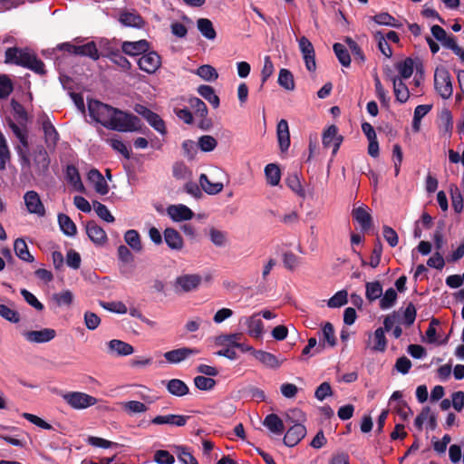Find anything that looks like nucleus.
<instances>
[{"label":"nucleus","mask_w":464,"mask_h":464,"mask_svg":"<svg viewBox=\"0 0 464 464\" xmlns=\"http://www.w3.org/2000/svg\"><path fill=\"white\" fill-rule=\"evenodd\" d=\"M5 63H13L27 68L35 73L44 75L45 65L37 56L28 49L17 47L7 48L5 53Z\"/></svg>","instance_id":"f257e3e1"},{"label":"nucleus","mask_w":464,"mask_h":464,"mask_svg":"<svg viewBox=\"0 0 464 464\" xmlns=\"http://www.w3.org/2000/svg\"><path fill=\"white\" fill-rule=\"evenodd\" d=\"M140 127V119L115 108L107 129L118 131H134Z\"/></svg>","instance_id":"f03ea898"},{"label":"nucleus","mask_w":464,"mask_h":464,"mask_svg":"<svg viewBox=\"0 0 464 464\" xmlns=\"http://www.w3.org/2000/svg\"><path fill=\"white\" fill-rule=\"evenodd\" d=\"M434 87L438 94L444 100L450 99L453 93L451 76L444 67H438L434 72Z\"/></svg>","instance_id":"7ed1b4c3"},{"label":"nucleus","mask_w":464,"mask_h":464,"mask_svg":"<svg viewBox=\"0 0 464 464\" xmlns=\"http://www.w3.org/2000/svg\"><path fill=\"white\" fill-rule=\"evenodd\" d=\"M88 109L90 116L105 128L108 127L112 113H115V108L97 100L89 101Z\"/></svg>","instance_id":"20e7f679"},{"label":"nucleus","mask_w":464,"mask_h":464,"mask_svg":"<svg viewBox=\"0 0 464 464\" xmlns=\"http://www.w3.org/2000/svg\"><path fill=\"white\" fill-rule=\"evenodd\" d=\"M63 401L75 410H83L97 403V399L81 392H69L63 394Z\"/></svg>","instance_id":"39448f33"},{"label":"nucleus","mask_w":464,"mask_h":464,"mask_svg":"<svg viewBox=\"0 0 464 464\" xmlns=\"http://www.w3.org/2000/svg\"><path fill=\"white\" fill-rule=\"evenodd\" d=\"M202 282V277L198 274H185L178 276L174 282L176 293L182 294L195 291Z\"/></svg>","instance_id":"423d86ee"},{"label":"nucleus","mask_w":464,"mask_h":464,"mask_svg":"<svg viewBox=\"0 0 464 464\" xmlns=\"http://www.w3.org/2000/svg\"><path fill=\"white\" fill-rule=\"evenodd\" d=\"M139 68L149 73H155L161 66V57L155 51H147L138 60Z\"/></svg>","instance_id":"0eeeda50"},{"label":"nucleus","mask_w":464,"mask_h":464,"mask_svg":"<svg viewBox=\"0 0 464 464\" xmlns=\"http://www.w3.org/2000/svg\"><path fill=\"white\" fill-rule=\"evenodd\" d=\"M135 111L141 115L161 135H165L167 133L165 122L160 115L142 105H137L135 107Z\"/></svg>","instance_id":"6e6552de"},{"label":"nucleus","mask_w":464,"mask_h":464,"mask_svg":"<svg viewBox=\"0 0 464 464\" xmlns=\"http://www.w3.org/2000/svg\"><path fill=\"white\" fill-rule=\"evenodd\" d=\"M297 41L306 69L309 72H314L316 70V63L315 51L313 44L305 36L300 37Z\"/></svg>","instance_id":"1a4fd4ad"},{"label":"nucleus","mask_w":464,"mask_h":464,"mask_svg":"<svg viewBox=\"0 0 464 464\" xmlns=\"http://www.w3.org/2000/svg\"><path fill=\"white\" fill-rule=\"evenodd\" d=\"M199 351L196 348L180 347L164 353L163 356L167 362L171 364H178L184 362L190 356L197 355Z\"/></svg>","instance_id":"9d476101"},{"label":"nucleus","mask_w":464,"mask_h":464,"mask_svg":"<svg viewBox=\"0 0 464 464\" xmlns=\"http://www.w3.org/2000/svg\"><path fill=\"white\" fill-rule=\"evenodd\" d=\"M24 201L29 213L44 217L45 208L39 194L34 190H29L24 195Z\"/></svg>","instance_id":"9b49d317"},{"label":"nucleus","mask_w":464,"mask_h":464,"mask_svg":"<svg viewBox=\"0 0 464 464\" xmlns=\"http://www.w3.org/2000/svg\"><path fill=\"white\" fill-rule=\"evenodd\" d=\"M343 141V136L338 135L335 125L329 126L323 133V145L325 148L333 147V155H335Z\"/></svg>","instance_id":"f8f14e48"},{"label":"nucleus","mask_w":464,"mask_h":464,"mask_svg":"<svg viewBox=\"0 0 464 464\" xmlns=\"http://www.w3.org/2000/svg\"><path fill=\"white\" fill-rule=\"evenodd\" d=\"M366 346L372 352H385L387 347V339L382 327L377 328L373 334H369Z\"/></svg>","instance_id":"ddd939ff"},{"label":"nucleus","mask_w":464,"mask_h":464,"mask_svg":"<svg viewBox=\"0 0 464 464\" xmlns=\"http://www.w3.org/2000/svg\"><path fill=\"white\" fill-rule=\"evenodd\" d=\"M167 213L175 222L190 220L194 217V212L186 205H170L167 208Z\"/></svg>","instance_id":"4468645a"},{"label":"nucleus","mask_w":464,"mask_h":464,"mask_svg":"<svg viewBox=\"0 0 464 464\" xmlns=\"http://www.w3.org/2000/svg\"><path fill=\"white\" fill-rule=\"evenodd\" d=\"M242 322L246 325V332L250 336L256 339L262 336L264 324L262 320L259 318V314H255L249 317H244L240 320V323Z\"/></svg>","instance_id":"2eb2a0df"},{"label":"nucleus","mask_w":464,"mask_h":464,"mask_svg":"<svg viewBox=\"0 0 464 464\" xmlns=\"http://www.w3.org/2000/svg\"><path fill=\"white\" fill-rule=\"evenodd\" d=\"M56 335V332L51 328H44L39 331H28L24 334L25 339L30 343H47L53 340Z\"/></svg>","instance_id":"dca6fc26"},{"label":"nucleus","mask_w":464,"mask_h":464,"mask_svg":"<svg viewBox=\"0 0 464 464\" xmlns=\"http://www.w3.org/2000/svg\"><path fill=\"white\" fill-rule=\"evenodd\" d=\"M188 419V416L178 414L159 415L151 420V423L155 425L167 424L169 426L182 427L186 425Z\"/></svg>","instance_id":"f3484780"},{"label":"nucleus","mask_w":464,"mask_h":464,"mask_svg":"<svg viewBox=\"0 0 464 464\" xmlns=\"http://www.w3.org/2000/svg\"><path fill=\"white\" fill-rule=\"evenodd\" d=\"M150 48V44L146 40L136 42H123L121 45L122 52L130 56L142 55Z\"/></svg>","instance_id":"a211bd4d"},{"label":"nucleus","mask_w":464,"mask_h":464,"mask_svg":"<svg viewBox=\"0 0 464 464\" xmlns=\"http://www.w3.org/2000/svg\"><path fill=\"white\" fill-rule=\"evenodd\" d=\"M164 241L167 246L175 251H180L184 246V241L178 230L168 227L163 232Z\"/></svg>","instance_id":"6ab92c4d"},{"label":"nucleus","mask_w":464,"mask_h":464,"mask_svg":"<svg viewBox=\"0 0 464 464\" xmlns=\"http://www.w3.org/2000/svg\"><path fill=\"white\" fill-rule=\"evenodd\" d=\"M253 356L264 366L271 369L279 368L284 362V360L278 359L273 353L263 350L253 351Z\"/></svg>","instance_id":"aec40b11"},{"label":"nucleus","mask_w":464,"mask_h":464,"mask_svg":"<svg viewBox=\"0 0 464 464\" xmlns=\"http://www.w3.org/2000/svg\"><path fill=\"white\" fill-rule=\"evenodd\" d=\"M86 233L89 238L95 245H103L107 241V235L103 228L96 224L94 221H89L86 224Z\"/></svg>","instance_id":"412c9836"},{"label":"nucleus","mask_w":464,"mask_h":464,"mask_svg":"<svg viewBox=\"0 0 464 464\" xmlns=\"http://www.w3.org/2000/svg\"><path fill=\"white\" fill-rule=\"evenodd\" d=\"M88 179L93 185L94 189L97 193L101 195H106L109 192V186L104 177L98 169H91L88 172Z\"/></svg>","instance_id":"4be33fe9"},{"label":"nucleus","mask_w":464,"mask_h":464,"mask_svg":"<svg viewBox=\"0 0 464 464\" xmlns=\"http://www.w3.org/2000/svg\"><path fill=\"white\" fill-rule=\"evenodd\" d=\"M276 135L281 151H286L290 146V133L288 123L285 120L282 119L277 123Z\"/></svg>","instance_id":"5701e85b"},{"label":"nucleus","mask_w":464,"mask_h":464,"mask_svg":"<svg viewBox=\"0 0 464 464\" xmlns=\"http://www.w3.org/2000/svg\"><path fill=\"white\" fill-rule=\"evenodd\" d=\"M322 334L324 336V341H319L318 346L314 349V354L320 353L324 348V342H326L329 346L334 347L336 344V338L334 336V329L331 323H325L322 329Z\"/></svg>","instance_id":"b1692460"},{"label":"nucleus","mask_w":464,"mask_h":464,"mask_svg":"<svg viewBox=\"0 0 464 464\" xmlns=\"http://www.w3.org/2000/svg\"><path fill=\"white\" fill-rule=\"evenodd\" d=\"M119 21L124 26L140 28L144 24L142 17L136 11L121 12Z\"/></svg>","instance_id":"393cba45"},{"label":"nucleus","mask_w":464,"mask_h":464,"mask_svg":"<svg viewBox=\"0 0 464 464\" xmlns=\"http://www.w3.org/2000/svg\"><path fill=\"white\" fill-rule=\"evenodd\" d=\"M391 81L393 84V92L396 101L400 103H405L409 100L410 92L406 84L403 82V80L394 76L391 78Z\"/></svg>","instance_id":"a878e982"},{"label":"nucleus","mask_w":464,"mask_h":464,"mask_svg":"<svg viewBox=\"0 0 464 464\" xmlns=\"http://www.w3.org/2000/svg\"><path fill=\"white\" fill-rule=\"evenodd\" d=\"M42 125L44 133L46 146L49 149H54L59 140V134L57 130H55L52 122L49 121V119L44 120Z\"/></svg>","instance_id":"bb28decb"},{"label":"nucleus","mask_w":464,"mask_h":464,"mask_svg":"<svg viewBox=\"0 0 464 464\" xmlns=\"http://www.w3.org/2000/svg\"><path fill=\"white\" fill-rule=\"evenodd\" d=\"M353 218L359 223L362 231L371 228L372 218L364 207H358L353 210Z\"/></svg>","instance_id":"cd10ccee"},{"label":"nucleus","mask_w":464,"mask_h":464,"mask_svg":"<svg viewBox=\"0 0 464 464\" xmlns=\"http://www.w3.org/2000/svg\"><path fill=\"white\" fill-rule=\"evenodd\" d=\"M110 353H113L119 356H127L134 352L132 345L117 339H113L108 343Z\"/></svg>","instance_id":"c85d7f7f"},{"label":"nucleus","mask_w":464,"mask_h":464,"mask_svg":"<svg viewBox=\"0 0 464 464\" xmlns=\"http://www.w3.org/2000/svg\"><path fill=\"white\" fill-rule=\"evenodd\" d=\"M66 180L74 188L75 190L83 192L84 186L82 182L79 171L73 165H68L65 172Z\"/></svg>","instance_id":"c756f323"},{"label":"nucleus","mask_w":464,"mask_h":464,"mask_svg":"<svg viewBox=\"0 0 464 464\" xmlns=\"http://www.w3.org/2000/svg\"><path fill=\"white\" fill-rule=\"evenodd\" d=\"M9 127L12 130L13 133L15 135V137L19 140L23 147L18 148L19 154L23 155V157H25V154L28 151L27 133L25 130L22 129L14 122H10Z\"/></svg>","instance_id":"7c9ffc66"},{"label":"nucleus","mask_w":464,"mask_h":464,"mask_svg":"<svg viewBox=\"0 0 464 464\" xmlns=\"http://www.w3.org/2000/svg\"><path fill=\"white\" fill-rule=\"evenodd\" d=\"M166 388L168 392L177 397L187 395L189 392L188 385L179 379H171L167 382Z\"/></svg>","instance_id":"2f4dec72"},{"label":"nucleus","mask_w":464,"mask_h":464,"mask_svg":"<svg viewBox=\"0 0 464 464\" xmlns=\"http://www.w3.org/2000/svg\"><path fill=\"white\" fill-rule=\"evenodd\" d=\"M198 93L207 100L213 108L217 109L220 104L219 97L216 94L215 90L210 85H199Z\"/></svg>","instance_id":"473e14b6"},{"label":"nucleus","mask_w":464,"mask_h":464,"mask_svg":"<svg viewBox=\"0 0 464 464\" xmlns=\"http://www.w3.org/2000/svg\"><path fill=\"white\" fill-rule=\"evenodd\" d=\"M199 185L208 195H216L223 190L224 185L221 182H211L206 174L199 176Z\"/></svg>","instance_id":"72a5a7b5"},{"label":"nucleus","mask_w":464,"mask_h":464,"mask_svg":"<svg viewBox=\"0 0 464 464\" xmlns=\"http://www.w3.org/2000/svg\"><path fill=\"white\" fill-rule=\"evenodd\" d=\"M263 424L272 432V433H282L285 430L284 421L275 413L268 414Z\"/></svg>","instance_id":"f704fd0d"},{"label":"nucleus","mask_w":464,"mask_h":464,"mask_svg":"<svg viewBox=\"0 0 464 464\" xmlns=\"http://www.w3.org/2000/svg\"><path fill=\"white\" fill-rule=\"evenodd\" d=\"M58 223L61 230L68 237H74L77 233V227L72 219L65 215L59 214L58 215Z\"/></svg>","instance_id":"c9c22d12"},{"label":"nucleus","mask_w":464,"mask_h":464,"mask_svg":"<svg viewBox=\"0 0 464 464\" xmlns=\"http://www.w3.org/2000/svg\"><path fill=\"white\" fill-rule=\"evenodd\" d=\"M15 255L23 261L32 263L34 258L29 252L28 246L23 238H17L14 244Z\"/></svg>","instance_id":"e433bc0d"},{"label":"nucleus","mask_w":464,"mask_h":464,"mask_svg":"<svg viewBox=\"0 0 464 464\" xmlns=\"http://www.w3.org/2000/svg\"><path fill=\"white\" fill-rule=\"evenodd\" d=\"M382 295V286L379 281L367 282L365 284V296L369 302H374Z\"/></svg>","instance_id":"4c0bfd02"},{"label":"nucleus","mask_w":464,"mask_h":464,"mask_svg":"<svg viewBox=\"0 0 464 464\" xmlns=\"http://www.w3.org/2000/svg\"><path fill=\"white\" fill-rule=\"evenodd\" d=\"M197 26L200 34L208 40H214L217 36L212 22L208 18H199Z\"/></svg>","instance_id":"58836bf2"},{"label":"nucleus","mask_w":464,"mask_h":464,"mask_svg":"<svg viewBox=\"0 0 464 464\" xmlns=\"http://www.w3.org/2000/svg\"><path fill=\"white\" fill-rule=\"evenodd\" d=\"M75 54L87 56L94 61L100 58V54L94 42H89L83 45H76Z\"/></svg>","instance_id":"ea45409f"},{"label":"nucleus","mask_w":464,"mask_h":464,"mask_svg":"<svg viewBox=\"0 0 464 464\" xmlns=\"http://www.w3.org/2000/svg\"><path fill=\"white\" fill-rule=\"evenodd\" d=\"M124 240L126 244L135 252L142 250V244L140 236L137 230L130 229L124 234Z\"/></svg>","instance_id":"a19ab883"},{"label":"nucleus","mask_w":464,"mask_h":464,"mask_svg":"<svg viewBox=\"0 0 464 464\" xmlns=\"http://www.w3.org/2000/svg\"><path fill=\"white\" fill-rule=\"evenodd\" d=\"M266 181L270 186H276L280 182L281 172L276 164L269 163L265 168Z\"/></svg>","instance_id":"79ce46f5"},{"label":"nucleus","mask_w":464,"mask_h":464,"mask_svg":"<svg viewBox=\"0 0 464 464\" xmlns=\"http://www.w3.org/2000/svg\"><path fill=\"white\" fill-rule=\"evenodd\" d=\"M306 416L303 411L297 408H293L285 412V422L290 427L291 424H298L299 422H305Z\"/></svg>","instance_id":"37998d69"},{"label":"nucleus","mask_w":464,"mask_h":464,"mask_svg":"<svg viewBox=\"0 0 464 464\" xmlns=\"http://www.w3.org/2000/svg\"><path fill=\"white\" fill-rule=\"evenodd\" d=\"M172 175L177 179H190L192 172L189 168L181 161L175 162L172 166Z\"/></svg>","instance_id":"c03bdc74"},{"label":"nucleus","mask_w":464,"mask_h":464,"mask_svg":"<svg viewBox=\"0 0 464 464\" xmlns=\"http://www.w3.org/2000/svg\"><path fill=\"white\" fill-rule=\"evenodd\" d=\"M278 84L287 91L295 90V80L293 73L287 69H281L278 75Z\"/></svg>","instance_id":"a18cd8bd"},{"label":"nucleus","mask_w":464,"mask_h":464,"mask_svg":"<svg viewBox=\"0 0 464 464\" xmlns=\"http://www.w3.org/2000/svg\"><path fill=\"white\" fill-rule=\"evenodd\" d=\"M397 292L392 287L387 289L383 295L380 298V308L382 310H387L392 307L397 300Z\"/></svg>","instance_id":"49530a36"},{"label":"nucleus","mask_w":464,"mask_h":464,"mask_svg":"<svg viewBox=\"0 0 464 464\" xmlns=\"http://www.w3.org/2000/svg\"><path fill=\"white\" fill-rule=\"evenodd\" d=\"M440 130L444 134L450 135L453 129L452 114L448 109H444L440 114Z\"/></svg>","instance_id":"de8ad7c7"},{"label":"nucleus","mask_w":464,"mask_h":464,"mask_svg":"<svg viewBox=\"0 0 464 464\" xmlns=\"http://www.w3.org/2000/svg\"><path fill=\"white\" fill-rule=\"evenodd\" d=\"M196 74L207 82H214L218 78L217 70L209 64L199 66L196 71Z\"/></svg>","instance_id":"09e8293b"},{"label":"nucleus","mask_w":464,"mask_h":464,"mask_svg":"<svg viewBox=\"0 0 464 464\" xmlns=\"http://www.w3.org/2000/svg\"><path fill=\"white\" fill-rule=\"evenodd\" d=\"M414 62L411 58L408 57L402 62L396 63V69L400 73V77L403 79H409L413 73Z\"/></svg>","instance_id":"8fccbe9b"},{"label":"nucleus","mask_w":464,"mask_h":464,"mask_svg":"<svg viewBox=\"0 0 464 464\" xmlns=\"http://www.w3.org/2000/svg\"><path fill=\"white\" fill-rule=\"evenodd\" d=\"M333 49L340 63L344 67L350 66L351 56L346 47L342 44L336 43L334 44Z\"/></svg>","instance_id":"3c124183"},{"label":"nucleus","mask_w":464,"mask_h":464,"mask_svg":"<svg viewBox=\"0 0 464 464\" xmlns=\"http://www.w3.org/2000/svg\"><path fill=\"white\" fill-rule=\"evenodd\" d=\"M121 408L130 415L142 413L148 410V407L138 401H129L121 403Z\"/></svg>","instance_id":"603ef678"},{"label":"nucleus","mask_w":464,"mask_h":464,"mask_svg":"<svg viewBox=\"0 0 464 464\" xmlns=\"http://www.w3.org/2000/svg\"><path fill=\"white\" fill-rule=\"evenodd\" d=\"M285 183L292 191L296 193L298 196L304 198L305 193L296 173L288 175V177L285 179Z\"/></svg>","instance_id":"864d4df0"},{"label":"nucleus","mask_w":464,"mask_h":464,"mask_svg":"<svg viewBox=\"0 0 464 464\" xmlns=\"http://www.w3.org/2000/svg\"><path fill=\"white\" fill-rule=\"evenodd\" d=\"M188 104L194 110L197 117L205 118L208 115V108L206 103L198 97H191Z\"/></svg>","instance_id":"5fc2aeb1"},{"label":"nucleus","mask_w":464,"mask_h":464,"mask_svg":"<svg viewBox=\"0 0 464 464\" xmlns=\"http://www.w3.org/2000/svg\"><path fill=\"white\" fill-rule=\"evenodd\" d=\"M93 209L100 218L102 220L112 223L115 218L108 209V208L101 202L94 200L92 201Z\"/></svg>","instance_id":"6e6d98bb"},{"label":"nucleus","mask_w":464,"mask_h":464,"mask_svg":"<svg viewBox=\"0 0 464 464\" xmlns=\"http://www.w3.org/2000/svg\"><path fill=\"white\" fill-rule=\"evenodd\" d=\"M176 453L179 461L183 464H198L196 458L188 451V449L184 446H176Z\"/></svg>","instance_id":"4d7b16f0"},{"label":"nucleus","mask_w":464,"mask_h":464,"mask_svg":"<svg viewBox=\"0 0 464 464\" xmlns=\"http://www.w3.org/2000/svg\"><path fill=\"white\" fill-rule=\"evenodd\" d=\"M450 197L455 212L460 213L463 209V198L459 188L455 185L450 186Z\"/></svg>","instance_id":"13d9d810"},{"label":"nucleus","mask_w":464,"mask_h":464,"mask_svg":"<svg viewBox=\"0 0 464 464\" xmlns=\"http://www.w3.org/2000/svg\"><path fill=\"white\" fill-rule=\"evenodd\" d=\"M218 145L217 140L210 135H203L198 139V147L205 152H209L215 150Z\"/></svg>","instance_id":"bf43d9fd"},{"label":"nucleus","mask_w":464,"mask_h":464,"mask_svg":"<svg viewBox=\"0 0 464 464\" xmlns=\"http://www.w3.org/2000/svg\"><path fill=\"white\" fill-rule=\"evenodd\" d=\"M372 19L380 25H389L395 28L401 26V24L396 23L395 18L388 13H380L372 16Z\"/></svg>","instance_id":"052dcab7"},{"label":"nucleus","mask_w":464,"mask_h":464,"mask_svg":"<svg viewBox=\"0 0 464 464\" xmlns=\"http://www.w3.org/2000/svg\"><path fill=\"white\" fill-rule=\"evenodd\" d=\"M195 386L201 391H209L216 385V381L210 377L198 375L194 378Z\"/></svg>","instance_id":"680f3d73"},{"label":"nucleus","mask_w":464,"mask_h":464,"mask_svg":"<svg viewBox=\"0 0 464 464\" xmlns=\"http://www.w3.org/2000/svg\"><path fill=\"white\" fill-rule=\"evenodd\" d=\"M347 296L345 290L339 291L328 300L327 305L331 308L341 307L348 302Z\"/></svg>","instance_id":"e2e57ef3"},{"label":"nucleus","mask_w":464,"mask_h":464,"mask_svg":"<svg viewBox=\"0 0 464 464\" xmlns=\"http://www.w3.org/2000/svg\"><path fill=\"white\" fill-rule=\"evenodd\" d=\"M344 41L351 50L354 60L358 61L359 63H363L365 61V57L357 43L351 37H346Z\"/></svg>","instance_id":"0e129e2a"},{"label":"nucleus","mask_w":464,"mask_h":464,"mask_svg":"<svg viewBox=\"0 0 464 464\" xmlns=\"http://www.w3.org/2000/svg\"><path fill=\"white\" fill-rule=\"evenodd\" d=\"M109 58L113 63L118 65L122 70H129L131 66L129 60L125 56H123L119 51L111 52L109 54Z\"/></svg>","instance_id":"69168bd1"},{"label":"nucleus","mask_w":464,"mask_h":464,"mask_svg":"<svg viewBox=\"0 0 464 464\" xmlns=\"http://www.w3.org/2000/svg\"><path fill=\"white\" fill-rule=\"evenodd\" d=\"M211 242L217 246H224L227 243V234L216 228L209 231Z\"/></svg>","instance_id":"338daca9"},{"label":"nucleus","mask_w":464,"mask_h":464,"mask_svg":"<svg viewBox=\"0 0 464 464\" xmlns=\"http://www.w3.org/2000/svg\"><path fill=\"white\" fill-rule=\"evenodd\" d=\"M154 461L158 464H173L175 459L168 450H159L154 454Z\"/></svg>","instance_id":"774afa93"}]
</instances>
